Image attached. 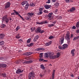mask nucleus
I'll return each instance as SVG.
<instances>
[{"label": "nucleus", "instance_id": "24", "mask_svg": "<svg viewBox=\"0 0 79 79\" xmlns=\"http://www.w3.org/2000/svg\"><path fill=\"white\" fill-rule=\"evenodd\" d=\"M26 3H27V1H24L23 2L21 3L22 5H24L25 4H26Z\"/></svg>", "mask_w": 79, "mask_h": 79}, {"label": "nucleus", "instance_id": "16", "mask_svg": "<svg viewBox=\"0 0 79 79\" xmlns=\"http://www.w3.org/2000/svg\"><path fill=\"white\" fill-rule=\"evenodd\" d=\"M55 70H53L52 74V78L53 79H54V77H55Z\"/></svg>", "mask_w": 79, "mask_h": 79}, {"label": "nucleus", "instance_id": "37", "mask_svg": "<svg viewBox=\"0 0 79 79\" xmlns=\"http://www.w3.org/2000/svg\"><path fill=\"white\" fill-rule=\"evenodd\" d=\"M19 29H20V27H19V26H18L16 29V31H18V30Z\"/></svg>", "mask_w": 79, "mask_h": 79}, {"label": "nucleus", "instance_id": "52", "mask_svg": "<svg viewBox=\"0 0 79 79\" xmlns=\"http://www.w3.org/2000/svg\"><path fill=\"white\" fill-rule=\"evenodd\" d=\"M46 3H50V0H48V1L46 2Z\"/></svg>", "mask_w": 79, "mask_h": 79}, {"label": "nucleus", "instance_id": "26", "mask_svg": "<svg viewBox=\"0 0 79 79\" xmlns=\"http://www.w3.org/2000/svg\"><path fill=\"white\" fill-rule=\"evenodd\" d=\"M74 49H73L71 51V53L72 56H74Z\"/></svg>", "mask_w": 79, "mask_h": 79}, {"label": "nucleus", "instance_id": "53", "mask_svg": "<svg viewBox=\"0 0 79 79\" xmlns=\"http://www.w3.org/2000/svg\"><path fill=\"white\" fill-rule=\"evenodd\" d=\"M58 19H62V17H61V16H59Z\"/></svg>", "mask_w": 79, "mask_h": 79}, {"label": "nucleus", "instance_id": "46", "mask_svg": "<svg viewBox=\"0 0 79 79\" xmlns=\"http://www.w3.org/2000/svg\"><path fill=\"white\" fill-rule=\"evenodd\" d=\"M30 5L31 6H35V4H34L33 3H31L30 4Z\"/></svg>", "mask_w": 79, "mask_h": 79}, {"label": "nucleus", "instance_id": "63", "mask_svg": "<svg viewBox=\"0 0 79 79\" xmlns=\"http://www.w3.org/2000/svg\"><path fill=\"white\" fill-rule=\"evenodd\" d=\"M40 77H42L43 75H42V74H40Z\"/></svg>", "mask_w": 79, "mask_h": 79}, {"label": "nucleus", "instance_id": "40", "mask_svg": "<svg viewBox=\"0 0 79 79\" xmlns=\"http://www.w3.org/2000/svg\"><path fill=\"white\" fill-rule=\"evenodd\" d=\"M54 5H55L56 7H58V6H59V3H56V4H54Z\"/></svg>", "mask_w": 79, "mask_h": 79}, {"label": "nucleus", "instance_id": "20", "mask_svg": "<svg viewBox=\"0 0 79 79\" xmlns=\"http://www.w3.org/2000/svg\"><path fill=\"white\" fill-rule=\"evenodd\" d=\"M4 34H0V39H3L4 37Z\"/></svg>", "mask_w": 79, "mask_h": 79}, {"label": "nucleus", "instance_id": "59", "mask_svg": "<svg viewBox=\"0 0 79 79\" xmlns=\"http://www.w3.org/2000/svg\"><path fill=\"white\" fill-rule=\"evenodd\" d=\"M11 15H15V12L11 13Z\"/></svg>", "mask_w": 79, "mask_h": 79}, {"label": "nucleus", "instance_id": "42", "mask_svg": "<svg viewBox=\"0 0 79 79\" xmlns=\"http://www.w3.org/2000/svg\"><path fill=\"white\" fill-rule=\"evenodd\" d=\"M31 38L28 39L27 41V43H30V42H31Z\"/></svg>", "mask_w": 79, "mask_h": 79}, {"label": "nucleus", "instance_id": "6", "mask_svg": "<svg viewBox=\"0 0 79 79\" xmlns=\"http://www.w3.org/2000/svg\"><path fill=\"white\" fill-rule=\"evenodd\" d=\"M11 4H10V2H8L6 4H5V9H6V8H9L10 6V5Z\"/></svg>", "mask_w": 79, "mask_h": 79}, {"label": "nucleus", "instance_id": "12", "mask_svg": "<svg viewBox=\"0 0 79 79\" xmlns=\"http://www.w3.org/2000/svg\"><path fill=\"white\" fill-rule=\"evenodd\" d=\"M44 7L46 9H49L51 7V6L48 5H46L44 6Z\"/></svg>", "mask_w": 79, "mask_h": 79}, {"label": "nucleus", "instance_id": "30", "mask_svg": "<svg viewBox=\"0 0 79 79\" xmlns=\"http://www.w3.org/2000/svg\"><path fill=\"white\" fill-rule=\"evenodd\" d=\"M52 14H53V13H49V14L48 15V17H49V18H50L52 17Z\"/></svg>", "mask_w": 79, "mask_h": 79}, {"label": "nucleus", "instance_id": "62", "mask_svg": "<svg viewBox=\"0 0 79 79\" xmlns=\"http://www.w3.org/2000/svg\"><path fill=\"white\" fill-rule=\"evenodd\" d=\"M77 33H79V30H77L76 31Z\"/></svg>", "mask_w": 79, "mask_h": 79}, {"label": "nucleus", "instance_id": "10", "mask_svg": "<svg viewBox=\"0 0 79 79\" xmlns=\"http://www.w3.org/2000/svg\"><path fill=\"white\" fill-rule=\"evenodd\" d=\"M32 54H33V53H32V52H25L24 53L25 55H26V56H29V55H32Z\"/></svg>", "mask_w": 79, "mask_h": 79}, {"label": "nucleus", "instance_id": "21", "mask_svg": "<svg viewBox=\"0 0 79 79\" xmlns=\"http://www.w3.org/2000/svg\"><path fill=\"white\" fill-rule=\"evenodd\" d=\"M48 53L49 57L50 56H52V55H54V53L52 52H48Z\"/></svg>", "mask_w": 79, "mask_h": 79}, {"label": "nucleus", "instance_id": "29", "mask_svg": "<svg viewBox=\"0 0 79 79\" xmlns=\"http://www.w3.org/2000/svg\"><path fill=\"white\" fill-rule=\"evenodd\" d=\"M33 45H34V43H32L29 44H27V47H31V46H32Z\"/></svg>", "mask_w": 79, "mask_h": 79}, {"label": "nucleus", "instance_id": "4", "mask_svg": "<svg viewBox=\"0 0 79 79\" xmlns=\"http://www.w3.org/2000/svg\"><path fill=\"white\" fill-rule=\"evenodd\" d=\"M14 12L15 15H18V16H19V17L21 18V19H22L23 21H24V19L23 18V17L21 16V15H20L18 12L16 11L15 10H14Z\"/></svg>", "mask_w": 79, "mask_h": 79}, {"label": "nucleus", "instance_id": "61", "mask_svg": "<svg viewBox=\"0 0 79 79\" xmlns=\"http://www.w3.org/2000/svg\"><path fill=\"white\" fill-rule=\"evenodd\" d=\"M71 76L72 77H74V75L72 74L71 75Z\"/></svg>", "mask_w": 79, "mask_h": 79}, {"label": "nucleus", "instance_id": "45", "mask_svg": "<svg viewBox=\"0 0 79 79\" xmlns=\"http://www.w3.org/2000/svg\"><path fill=\"white\" fill-rule=\"evenodd\" d=\"M36 24H42V22H36Z\"/></svg>", "mask_w": 79, "mask_h": 79}, {"label": "nucleus", "instance_id": "11", "mask_svg": "<svg viewBox=\"0 0 79 79\" xmlns=\"http://www.w3.org/2000/svg\"><path fill=\"white\" fill-rule=\"evenodd\" d=\"M41 31V28L40 27H39L38 28L35 30L36 32V33H40V31Z\"/></svg>", "mask_w": 79, "mask_h": 79}, {"label": "nucleus", "instance_id": "56", "mask_svg": "<svg viewBox=\"0 0 79 79\" xmlns=\"http://www.w3.org/2000/svg\"><path fill=\"white\" fill-rule=\"evenodd\" d=\"M69 0H65V2L66 3H69Z\"/></svg>", "mask_w": 79, "mask_h": 79}, {"label": "nucleus", "instance_id": "3", "mask_svg": "<svg viewBox=\"0 0 79 79\" xmlns=\"http://www.w3.org/2000/svg\"><path fill=\"white\" fill-rule=\"evenodd\" d=\"M21 63H22L23 64H28L29 63H32L33 61L32 60H29L28 61H24L23 60H21Z\"/></svg>", "mask_w": 79, "mask_h": 79}, {"label": "nucleus", "instance_id": "15", "mask_svg": "<svg viewBox=\"0 0 79 79\" xmlns=\"http://www.w3.org/2000/svg\"><path fill=\"white\" fill-rule=\"evenodd\" d=\"M0 66L2 68H5V67H6V64H0Z\"/></svg>", "mask_w": 79, "mask_h": 79}, {"label": "nucleus", "instance_id": "5", "mask_svg": "<svg viewBox=\"0 0 79 79\" xmlns=\"http://www.w3.org/2000/svg\"><path fill=\"white\" fill-rule=\"evenodd\" d=\"M2 20L3 21L5 20V22L6 23H8V21H9V19L6 17V16H5L2 17Z\"/></svg>", "mask_w": 79, "mask_h": 79}, {"label": "nucleus", "instance_id": "50", "mask_svg": "<svg viewBox=\"0 0 79 79\" xmlns=\"http://www.w3.org/2000/svg\"><path fill=\"white\" fill-rule=\"evenodd\" d=\"M30 18L29 17H26L25 19L27 20H30Z\"/></svg>", "mask_w": 79, "mask_h": 79}, {"label": "nucleus", "instance_id": "32", "mask_svg": "<svg viewBox=\"0 0 79 79\" xmlns=\"http://www.w3.org/2000/svg\"><path fill=\"white\" fill-rule=\"evenodd\" d=\"M39 61H44V62H45V61H47V60H44V59H40L39 60Z\"/></svg>", "mask_w": 79, "mask_h": 79}, {"label": "nucleus", "instance_id": "2", "mask_svg": "<svg viewBox=\"0 0 79 79\" xmlns=\"http://www.w3.org/2000/svg\"><path fill=\"white\" fill-rule=\"evenodd\" d=\"M68 47V45L66 44H64L62 47L59 46V48L60 49L63 50V49H65L66 48H67Z\"/></svg>", "mask_w": 79, "mask_h": 79}, {"label": "nucleus", "instance_id": "38", "mask_svg": "<svg viewBox=\"0 0 79 79\" xmlns=\"http://www.w3.org/2000/svg\"><path fill=\"white\" fill-rule=\"evenodd\" d=\"M40 66L42 69H45V67H44V66L42 64L40 65Z\"/></svg>", "mask_w": 79, "mask_h": 79}, {"label": "nucleus", "instance_id": "35", "mask_svg": "<svg viewBox=\"0 0 79 79\" xmlns=\"http://www.w3.org/2000/svg\"><path fill=\"white\" fill-rule=\"evenodd\" d=\"M55 25V24L52 23L51 24H48V27H53Z\"/></svg>", "mask_w": 79, "mask_h": 79}, {"label": "nucleus", "instance_id": "33", "mask_svg": "<svg viewBox=\"0 0 79 79\" xmlns=\"http://www.w3.org/2000/svg\"><path fill=\"white\" fill-rule=\"evenodd\" d=\"M79 38V36L77 37H74L73 39V40H77V39H78Z\"/></svg>", "mask_w": 79, "mask_h": 79}, {"label": "nucleus", "instance_id": "58", "mask_svg": "<svg viewBox=\"0 0 79 79\" xmlns=\"http://www.w3.org/2000/svg\"><path fill=\"white\" fill-rule=\"evenodd\" d=\"M73 29H75L76 28V27L75 26H73L72 27Z\"/></svg>", "mask_w": 79, "mask_h": 79}, {"label": "nucleus", "instance_id": "47", "mask_svg": "<svg viewBox=\"0 0 79 79\" xmlns=\"http://www.w3.org/2000/svg\"><path fill=\"white\" fill-rule=\"evenodd\" d=\"M2 76H3L4 77H6V74H5V73H4L2 74Z\"/></svg>", "mask_w": 79, "mask_h": 79}, {"label": "nucleus", "instance_id": "31", "mask_svg": "<svg viewBox=\"0 0 79 79\" xmlns=\"http://www.w3.org/2000/svg\"><path fill=\"white\" fill-rule=\"evenodd\" d=\"M16 38L18 39H20L21 38V36H19V35L18 34L16 36Z\"/></svg>", "mask_w": 79, "mask_h": 79}, {"label": "nucleus", "instance_id": "60", "mask_svg": "<svg viewBox=\"0 0 79 79\" xmlns=\"http://www.w3.org/2000/svg\"><path fill=\"white\" fill-rule=\"evenodd\" d=\"M56 23V21H55L54 22H52V23H53V24H55Z\"/></svg>", "mask_w": 79, "mask_h": 79}, {"label": "nucleus", "instance_id": "44", "mask_svg": "<svg viewBox=\"0 0 79 79\" xmlns=\"http://www.w3.org/2000/svg\"><path fill=\"white\" fill-rule=\"evenodd\" d=\"M1 27L2 28H3V27H5V25L2 24L1 25Z\"/></svg>", "mask_w": 79, "mask_h": 79}, {"label": "nucleus", "instance_id": "51", "mask_svg": "<svg viewBox=\"0 0 79 79\" xmlns=\"http://www.w3.org/2000/svg\"><path fill=\"white\" fill-rule=\"evenodd\" d=\"M67 40V43L68 44H69V43H70V40Z\"/></svg>", "mask_w": 79, "mask_h": 79}, {"label": "nucleus", "instance_id": "49", "mask_svg": "<svg viewBox=\"0 0 79 79\" xmlns=\"http://www.w3.org/2000/svg\"><path fill=\"white\" fill-rule=\"evenodd\" d=\"M44 13H48V11L46 10H44Z\"/></svg>", "mask_w": 79, "mask_h": 79}, {"label": "nucleus", "instance_id": "8", "mask_svg": "<svg viewBox=\"0 0 79 79\" xmlns=\"http://www.w3.org/2000/svg\"><path fill=\"white\" fill-rule=\"evenodd\" d=\"M22 72H23V70L18 69L16 72V74H19V73H22Z\"/></svg>", "mask_w": 79, "mask_h": 79}, {"label": "nucleus", "instance_id": "13", "mask_svg": "<svg viewBox=\"0 0 79 79\" xmlns=\"http://www.w3.org/2000/svg\"><path fill=\"white\" fill-rule=\"evenodd\" d=\"M28 16L30 18H32V16L34 15V13H28Z\"/></svg>", "mask_w": 79, "mask_h": 79}, {"label": "nucleus", "instance_id": "22", "mask_svg": "<svg viewBox=\"0 0 79 79\" xmlns=\"http://www.w3.org/2000/svg\"><path fill=\"white\" fill-rule=\"evenodd\" d=\"M65 39L66 40H70V36L69 35H66L65 37Z\"/></svg>", "mask_w": 79, "mask_h": 79}, {"label": "nucleus", "instance_id": "39", "mask_svg": "<svg viewBox=\"0 0 79 79\" xmlns=\"http://www.w3.org/2000/svg\"><path fill=\"white\" fill-rule=\"evenodd\" d=\"M35 29V27H33L32 28H31V31L32 32H33L34 30Z\"/></svg>", "mask_w": 79, "mask_h": 79}, {"label": "nucleus", "instance_id": "14", "mask_svg": "<svg viewBox=\"0 0 79 79\" xmlns=\"http://www.w3.org/2000/svg\"><path fill=\"white\" fill-rule=\"evenodd\" d=\"M52 41H50L49 42L46 43L45 44L46 46H49L52 44Z\"/></svg>", "mask_w": 79, "mask_h": 79}, {"label": "nucleus", "instance_id": "17", "mask_svg": "<svg viewBox=\"0 0 79 79\" xmlns=\"http://www.w3.org/2000/svg\"><path fill=\"white\" fill-rule=\"evenodd\" d=\"M44 50V48H39L35 49L36 51H39V50Z\"/></svg>", "mask_w": 79, "mask_h": 79}, {"label": "nucleus", "instance_id": "34", "mask_svg": "<svg viewBox=\"0 0 79 79\" xmlns=\"http://www.w3.org/2000/svg\"><path fill=\"white\" fill-rule=\"evenodd\" d=\"M42 24H47L48 23V22L46 21H42Z\"/></svg>", "mask_w": 79, "mask_h": 79}, {"label": "nucleus", "instance_id": "57", "mask_svg": "<svg viewBox=\"0 0 79 79\" xmlns=\"http://www.w3.org/2000/svg\"><path fill=\"white\" fill-rule=\"evenodd\" d=\"M37 40V39L35 38L33 40V41H34V42H35Z\"/></svg>", "mask_w": 79, "mask_h": 79}, {"label": "nucleus", "instance_id": "48", "mask_svg": "<svg viewBox=\"0 0 79 79\" xmlns=\"http://www.w3.org/2000/svg\"><path fill=\"white\" fill-rule=\"evenodd\" d=\"M69 32L67 31L66 33V35H69V34H70Z\"/></svg>", "mask_w": 79, "mask_h": 79}, {"label": "nucleus", "instance_id": "41", "mask_svg": "<svg viewBox=\"0 0 79 79\" xmlns=\"http://www.w3.org/2000/svg\"><path fill=\"white\" fill-rule=\"evenodd\" d=\"M4 44V42L2 41L1 42H0V45H2Z\"/></svg>", "mask_w": 79, "mask_h": 79}, {"label": "nucleus", "instance_id": "27", "mask_svg": "<svg viewBox=\"0 0 79 79\" xmlns=\"http://www.w3.org/2000/svg\"><path fill=\"white\" fill-rule=\"evenodd\" d=\"M55 56L56 58H58V57L60 56V52H58L57 53V55H55Z\"/></svg>", "mask_w": 79, "mask_h": 79}, {"label": "nucleus", "instance_id": "7", "mask_svg": "<svg viewBox=\"0 0 79 79\" xmlns=\"http://www.w3.org/2000/svg\"><path fill=\"white\" fill-rule=\"evenodd\" d=\"M39 12L37 13L38 15H40L42 14V11H43V8H41L39 9Z\"/></svg>", "mask_w": 79, "mask_h": 79}, {"label": "nucleus", "instance_id": "18", "mask_svg": "<svg viewBox=\"0 0 79 79\" xmlns=\"http://www.w3.org/2000/svg\"><path fill=\"white\" fill-rule=\"evenodd\" d=\"M49 58L51 59H54L55 58H56V57L55 55H52L50 56Z\"/></svg>", "mask_w": 79, "mask_h": 79}, {"label": "nucleus", "instance_id": "1", "mask_svg": "<svg viewBox=\"0 0 79 79\" xmlns=\"http://www.w3.org/2000/svg\"><path fill=\"white\" fill-rule=\"evenodd\" d=\"M35 77V74L34 73H30L28 75V79H31V77H32L33 79H34Z\"/></svg>", "mask_w": 79, "mask_h": 79}, {"label": "nucleus", "instance_id": "64", "mask_svg": "<svg viewBox=\"0 0 79 79\" xmlns=\"http://www.w3.org/2000/svg\"><path fill=\"white\" fill-rule=\"evenodd\" d=\"M53 2H55L56 0H52Z\"/></svg>", "mask_w": 79, "mask_h": 79}, {"label": "nucleus", "instance_id": "36", "mask_svg": "<svg viewBox=\"0 0 79 79\" xmlns=\"http://www.w3.org/2000/svg\"><path fill=\"white\" fill-rule=\"evenodd\" d=\"M76 27H77V28H78L79 27V22H78L76 25Z\"/></svg>", "mask_w": 79, "mask_h": 79}, {"label": "nucleus", "instance_id": "55", "mask_svg": "<svg viewBox=\"0 0 79 79\" xmlns=\"http://www.w3.org/2000/svg\"><path fill=\"white\" fill-rule=\"evenodd\" d=\"M45 32L44 30H42V31H41H41H40V33H41V34H42V33H43V32Z\"/></svg>", "mask_w": 79, "mask_h": 79}, {"label": "nucleus", "instance_id": "25", "mask_svg": "<svg viewBox=\"0 0 79 79\" xmlns=\"http://www.w3.org/2000/svg\"><path fill=\"white\" fill-rule=\"evenodd\" d=\"M29 6V4H27L25 7V10H27V8H28Z\"/></svg>", "mask_w": 79, "mask_h": 79}, {"label": "nucleus", "instance_id": "28", "mask_svg": "<svg viewBox=\"0 0 79 79\" xmlns=\"http://www.w3.org/2000/svg\"><path fill=\"white\" fill-rule=\"evenodd\" d=\"M43 53H41L40 54V59H42V57H43Z\"/></svg>", "mask_w": 79, "mask_h": 79}, {"label": "nucleus", "instance_id": "23", "mask_svg": "<svg viewBox=\"0 0 79 79\" xmlns=\"http://www.w3.org/2000/svg\"><path fill=\"white\" fill-rule=\"evenodd\" d=\"M44 56L45 58H48L49 56V55L48 54V53H45L44 54Z\"/></svg>", "mask_w": 79, "mask_h": 79}, {"label": "nucleus", "instance_id": "54", "mask_svg": "<svg viewBox=\"0 0 79 79\" xmlns=\"http://www.w3.org/2000/svg\"><path fill=\"white\" fill-rule=\"evenodd\" d=\"M36 39L37 40L39 39V36L37 35L35 37Z\"/></svg>", "mask_w": 79, "mask_h": 79}, {"label": "nucleus", "instance_id": "19", "mask_svg": "<svg viewBox=\"0 0 79 79\" xmlns=\"http://www.w3.org/2000/svg\"><path fill=\"white\" fill-rule=\"evenodd\" d=\"M76 10V8L74 7H73L71 9H70V12H73Z\"/></svg>", "mask_w": 79, "mask_h": 79}, {"label": "nucleus", "instance_id": "43", "mask_svg": "<svg viewBox=\"0 0 79 79\" xmlns=\"http://www.w3.org/2000/svg\"><path fill=\"white\" fill-rule=\"evenodd\" d=\"M53 38H54V36H51L49 37V39H53Z\"/></svg>", "mask_w": 79, "mask_h": 79}, {"label": "nucleus", "instance_id": "9", "mask_svg": "<svg viewBox=\"0 0 79 79\" xmlns=\"http://www.w3.org/2000/svg\"><path fill=\"white\" fill-rule=\"evenodd\" d=\"M64 38L63 37L60 38L59 40L60 44H62L63 43V42H64Z\"/></svg>", "mask_w": 79, "mask_h": 79}]
</instances>
